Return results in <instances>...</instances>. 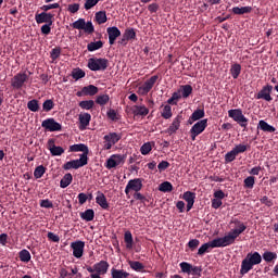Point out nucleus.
<instances>
[{"label": "nucleus", "instance_id": "obj_32", "mask_svg": "<svg viewBox=\"0 0 278 278\" xmlns=\"http://www.w3.org/2000/svg\"><path fill=\"white\" fill-rule=\"evenodd\" d=\"M124 243L126 244V250H131L134 248V238L131 237V231L126 230V232H124Z\"/></svg>", "mask_w": 278, "mask_h": 278}, {"label": "nucleus", "instance_id": "obj_2", "mask_svg": "<svg viewBox=\"0 0 278 278\" xmlns=\"http://www.w3.org/2000/svg\"><path fill=\"white\" fill-rule=\"evenodd\" d=\"M262 261L263 258L260 257V252H251L247 254V257H243V261H241V270H239V274L245 276L254 268V266L260 265Z\"/></svg>", "mask_w": 278, "mask_h": 278}, {"label": "nucleus", "instance_id": "obj_9", "mask_svg": "<svg viewBox=\"0 0 278 278\" xmlns=\"http://www.w3.org/2000/svg\"><path fill=\"white\" fill-rule=\"evenodd\" d=\"M208 119H201L193 124V127H190V140L195 141V138L203 134V130H206L208 126Z\"/></svg>", "mask_w": 278, "mask_h": 278}, {"label": "nucleus", "instance_id": "obj_52", "mask_svg": "<svg viewBox=\"0 0 278 278\" xmlns=\"http://www.w3.org/2000/svg\"><path fill=\"white\" fill-rule=\"evenodd\" d=\"M41 109L43 110V112H50L51 110L54 109V101L53 100L43 101V103L41 104Z\"/></svg>", "mask_w": 278, "mask_h": 278}, {"label": "nucleus", "instance_id": "obj_48", "mask_svg": "<svg viewBox=\"0 0 278 278\" xmlns=\"http://www.w3.org/2000/svg\"><path fill=\"white\" fill-rule=\"evenodd\" d=\"M172 190H173L172 182L164 181V182H161V185H159L160 192L168 193V192H172Z\"/></svg>", "mask_w": 278, "mask_h": 278}, {"label": "nucleus", "instance_id": "obj_42", "mask_svg": "<svg viewBox=\"0 0 278 278\" xmlns=\"http://www.w3.org/2000/svg\"><path fill=\"white\" fill-rule=\"evenodd\" d=\"M109 101L110 97L108 94L97 96L96 100H91V102H94L100 106L106 105Z\"/></svg>", "mask_w": 278, "mask_h": 278}, {"label": "nucleus", "instance_id": "obj_59", "mask_svg": "<svg viewBox=\"0 0 278 278\" xmlns=\"http://www.w3.org/2000/svg\"><path fill=\"white\" fill-rule=\"evenodd\" d=\"M199 244H201V242L198 241V239L190 240L188 241V249H190V251H195Z\"/></svg>", "mask_w": 278, "mask_h": 278}, {"label": "nucleus", "instance_id": "obj_36", "mask_svg": "<svg viewBox=\"0 0 278 278\" xmlns=\"http://www.w3.org/2000/svg\"><path fill=\"white\" fill-rule=\"evenodd\" d=\"M179 94H181L182 98L188 99L190 94H192V87L190 85H182L179 87Z\"/></svg>", "mask_w": 278, "mask_h": 278}, {"label": "nucleus", "instance_id": "obj_18", "mask_svg": "<svg viewBox=\"0 0 278 278\" xmlns=\"http://www.w3.org/2000/svg\"><path fill=\"white\" fill-rule=\"evenodd\" d=\"M84 247L85 242L77 240L74 242H71V250H73V257L76 260H80V257L84 256Z\"/></svg>", "mask_w": 278, "mask_h": 278}, {"label": "nucleus", "instance_id": "obj_35", "mask_svg": "<svg viewBox=\"0 0 278 278\" xmlns=\"http://www.w3.org/2000/svg\"><path fill=\"white\" fill-rule=\"evenodd\" d=\"M232 14L236 15H243V14H250L251 13V7H232L231 9Z\"/></svg>", "mask_w": 278, "mask_h": 278}, {"label": "nucleus", "instance_id": "obj_23", "mask_svg": "<svg viewBox=\"0 0 278 278\" xmlns=\"http://www.w3.org/2000/svg\"><path fill=\"white\" fill-rule=\"evenodd\" d=\"M91 122V115L89 113H83L78 115V129L85 130L86 127H89Z\"/></svg>", "mask_w": 278, "mask_h": 278}, {"label": "nucleus", "instance_id": "obj_39", "mask_svg": "<svg viewBox=\"0 0 278 278\" xmlns=\"http://www.w3.org/2000/svg\"><path fill=\"white\" fill-rule=\"evenodd\" d=\"M94 21L97 22V25H102L108 22V15L104 11L97 12L94 14Z\"/></svg>", "mask_w": 278, "mask_h": 278}, {"label": "nucleus", "instance_id": "obj_16", "mask_svg": "<svg viewBox=\"0 0 278 278\" xmlns=\"http://www.w3.org/2000/svg\"><path fill=\"white\" fill-rule=\"evenodd\" d=\"M41 128L46 129L49 132L61 131L62 125L56 123L54 118H47L41 122Z\"/></svg>", "mask_w": 278, "mask_h": 278}, {"label": "nucleus", "instance_id": "obj_56", "mask_svg": "<svg viewBox=\"0 0 278 278\" xmlns=\"http://www.w3.org/2000/svg\"><path fill=\"white\" fill-rule=\"evenodd\" d=\"M61 49L60 47H56L52 49V52H49V58L52 59V61H56V59H60Z\"/></svg>", "mask_w": 278, "mask_h": 278}, {"label": "nucleus", "instance_id": "obj_55", "mask_svg": "<svg viewBox=\"0 0 278 278\" xmlns=\"http://www.w3.org/2000/svg\"><path fill=\"white\" fill-rule=\"evenodd\" d=\"M56 9H60V3H52V4H43V5H41V11L43 13H47L50 10H56Z\"/></svg>", "mask_w": 278, "mask_h": 278}, {"label": "nucleus", "instance_id": "obj_14", "mask_svg": "<svg viewBox=\"0 0 278 278\" xmlns=\"http://www.w3.org/2000/svg\"><path fill=\"white\" fill-rule=\"evenodd\" d=\"M273 93V86L271 85H265L262 87L260 92H256L254 96V99L256 100H264L265 102L273 101V97L270 96Z\"/></svg>", "mask_w": 278, "mask_h": 278}, {"label": "nucleus", "instance_id": "obj_20", "mask_svg": "<svg viewBox=\"0 0 278 278\" xmlns=\"http://www.w3.org/2000/svg\"><path fill=\"white\" fill-rule=\"evenodd\" d=\"M106 33H108V43L113 46L115 45V39H118V37H121V30L118 29V27H108L106 28Z\"/></svg>", "mask_w": 278, "mask_h": 278}, {"label": "nucleus", "instance_id": "obj_17", "mask_svg": "<svg viewBox=\"0 0 278 278\" xmlns=\"http://www.w3.org/2000/svg\"><path fill=\"white\" fill-rule=\"evenodd\" d=\"M35 20H36V24L53 25L54 14L48 13V12H41L36 14Z\"/></svg>", "mask_w": 278, "mask_h": 278}, {"label": "nucleus", "instance_id": "obj_45", "mask_svg": "<svg viewBox=\"0 0 278 278\" xmlns=\"http://www.w3.org/2000/svg\"><path fill=\"white\" fill-rule=\"evenodd\" d=\"M94 104H97L94 101L84 100L81 102H78V108H81V110L89 111L94 108Z\"/></svg>", "mask_w": 278, "mask_h": 278}, {"label": "nucleus", "instance_id": "obj_38", "mask_svg": "<svg viewBox=\"0 0 278 278\" xmlns=\"http://www.w3.org/2000/svg\"><path fill=\"white\" fill-rule=\"evenodd\" d=\"M123 38L121 39H125V40H136L137 39V33L134 31V28H126V30H124V35Z\"/></svg>", "mask_w": 278, "mask_h": 278}, {"label": "nucleus", "instance_id": "obj_6", "mask_svg": "<svg viewBox=\"0 0 278 278\" xmlns=\"http://www.w3.org/2000/svg\"><path fill=\"white\" fill-rule=\"evenodd\" d=\"M71 27L76 30H83L84 34L87 35L94 34V25H92L91 22H86L84 18H78L76 22H73Z\"/></svg>", "mask_w": 278, "mask_h": 278}, {"label": "nucleus", "instance_id": "obj_40", "mask_svg": "<svg viewBox=\"0 0 278 278\" xmlns=\"http://www.w3.org/2000/svg\"><path fill=\"white\" fill-rule=\"evenodd\" d=\"M43 174H47V167H43V165H38V167L33 170V178L41 179V177H43Z\"/></svg>", "mask_w": 278, "mask_h": 278}, {"label": "nucleus", "instance_id": "obj_27", "mask_svg": "<svg viewBox=\"0 0 278 278\" xmlns=\"http://www.w3.org/2000/svg\"><path fill=\"white\" fill-rule=\"evenodd\" d=\"M131 114L135 116L144 117V116H148L149 110L144 105H135V106H131Z\"/></svg>", "mask_w": 278, "mask_h": 278}, {"label": "nucleus", "instance_id": "obj_11", "mask_svg": "<svg viewBox=\"0 0 278 278\" xmlns=\"http://www.w3.org/2000/svg\"><path fill=\"white\" fill-rule=\"evenodd\" d=\"M157 81V75L150 76L146 83L142 84L141 87L137 88V94L139 96H148L150 93V90H153V86H155V83Z\"/></svg>", "mask_w": 278, "mask_h": 278}, {"label": "nucleus", "instance_id": "obj_58", "mask_svg": "<svg viewBox=\"0 0 278 278\" xmlns=\"http://www.w3.org/2000/svg\"><path fill=\"white\" fill-rule=\"evenodd\" d=\"M156 168H159V173H163V170H166L170 164L166 161H161V163L155 164Z\"/></svg>", "mask_w": 278, "mask_h": 278}, {"label": "nucleus", "instance_id": "obj_19", "mask_svg": "<svg viewBox=\"0 0 278 278\" xmlns=\"http://www.w3.org/2000/svg\"><path fill=\"white\" fill-rule=\"evenodd\" d=\"M99 89L94 85H89L87 87L81 88V91L76 92V97H94Z\"/></svg>", "mask_w": 278, "mask_h": 278}, {"label": "nucleus", "instance_id": "obj_46", "mask_svg": "<svg viewBox=\"0 0 278 278\" xmlns=\"http://www.w3.org/2000/svg\"><path fill=\"white\" fill-rule=\"evenodd\" d=\"M195 267L188 262L179 263V270H182L184 274H190V270L195 269Z\"/></svg>", "mask_w": 278, "mask_h": 278}, {"label": "nucleus", "instance_id": "obj_62", "mask_svg": "<svg viewBox=\"0 0 278 278\" xmlns=\"http://www.w3.org/2000/svg\"><path fill=\"white\" fill-rule=\"evenodd\" d=\"M41 208H53L54 204H51V201L49 199L41 200L40 202Z\"/></svg>", "mask_w": 278, "mask_h": 278}, {"label": "nucleus", "instance_id": "obj_21", "mask_svg": "<svg viewBox=\"0 0 278 278\" xmlns=\"http://www.w3.org/2000/svg\"><path fill=\"white\" fill-rule=\"evenodd\" d=\"M47 149L49 150V153L52 154V156H61L63 153H65V149H62V147L54 146V139H49L47 142Z\"/></svg>", "mask_w": 278, "mask_h": 278}, {"label": "nucleus", "instance_id": "obj_1", "mask_svg": "<svg viewBox=\"0 0 278 278\" xmlns=\"http://www.w3.org/2000/svg\"><path fill=\"white\" fill-rule=\"evenodd\" d=\"M230 224L236 225V227L238 228L230 230V232H228V235H225V237L217 238L201 244L200 248H197L198 249L197 255L203 256L204 254L212 252V249L230 247L233 243H236V239H238L240 233H243V231H245V225H243V223H241L238 219L230 220Z\"/></svg>", "mask_w": 278, "mask_h": 278}, {"label": "nucleus", "instance_id": "obj_43", "mask_svg": "<svg viewBox=\"0 0 278 278\" xmlns=\"http://www.w3.org/2000/svg\"><path fill=\"white\" fill-rule=\"evenodd\" d=\"M129 268L137 273H142V270H144V265H142V263H139L138 261H129Z\"/></svg>", "mask_w": 278, "mask_h": 278}, {"label": "nucleus", "instance_id": "obj_12", "mask_svg": "<svg viewBox=\"0 0 278 278\" xmlns=\"http://www.w3.org/2000/svg\"><path fill=\"white\" fill-rule=\"evenodd\" d=\"M102 140H105V144H103V149L109 151L113 148L118 141H121V134L119 132H109L105 137H102Z\"/></svg>", "mask_w": 278, "mask_h": 278}, {"label": "nucleus", "instance_id": "obj_57", "mask_svg": "<svg viewBox=\"0 0 278 278\" xmlns=\"http://www.w3.org/2000/svg\"><path fill=\"white\" fill-rule=\"evenodd\" d=\"M240 153H226L225 154V163H232V161H236V157L239 155Z\"/></svg>", "mask_w": 278, "mask_h": 278}, {"label": "nucleus", "instance_id": "obj_8", "mask_svg": "<svg viewBox=\"0 0 278 278\" xmlns=\"http://www.w3.org/2000/svg\"><path fill=\"white\" fill-rule=\"evenodd\" d=\"M89 164L88 156H79L78 160L67 161L64 165H62V169L71 170L78 169Z\"/></svg>", "mask_w": 278, "mask_h": 278}, {"label": "nucleus", "instance_id": "obj_29", "mask_svg": "<svg viewBox=\"0 0 278 278\" xmlns=\"http://www.w3.org/2000/svg\"><path fill=\"white\" fill-rule=\"evenodd\" d=\"M256 129L262 130L267 134L275 132V127H273L270 124H267L265 121H260L258 124H256Z\"/></svg>", "mask_w": 278, "mask_h": 278}, {"label": "nucleus", "instance_id": "obj_7", "mask_svg": "<svg viewBox=\"0 0 278 278\" xmlns=\"http://www.w3.org/2000/svg\"><path fill=\"white\" fill-rule=\"evenodd\" d=\"M228 117L232 118V122H236L241 128H245L249 125V118L243 116V112L240 109H232L228 111Z\"/></svg>", "mask_w": 278, "mask_h": 278}, {"label": "nucleus", "instance_id": "obj_4", "mask_svg": "<svg viewBox=\"0 0 278 278\" xmlns=\"http://www.w3.org/2000/svg\"><path fill=\"white\" fill-rule=\"evenodd\" d=\"M182 201H178L176 204L177 210L179 211V213H185V210H187L188 212H190V210H192V205L195 203V193L191 192V191H185V193H182Z\"/></svg>", "mask_w": 278, "mask_h": 278}, {"label": "nucleus", "instance_id": "obj_61", "mask_svg": "<svg viewBox=\"0 0 278 278\" xmlns=\"http://www.w3.org/2000/svg\"><path fill=\"white\" fill-rule=\"evenodd\" d=\"M47 239L49 241L54 242V243H59L60 242V236L54 235V232H48L47 233Z\"/></svg>", "mask_w": 278, "mask_h": 278}, {"label": "nucleus", "instance_id": "obj_10", "mask_svg": "<svg viewBox=\"0 0 278 278\" xmlns=\"http://www.w3.org/2000/svg\"><path fill=\"white\" fill-rule=\"evenodd\" d=\"M125 162H126V155L125 154H113L105 162V168H108V170H110V169H113V168L118 167L121 165H124Z\"/></svg>", "mask_w": 278, "mask_h": 278}, {"label": "nucleus", "instance_id": "obj_31", "mask_svg": "<svg viewBox=\"0 0 278 278\" xmlns=\"http://www.w3.org/2000/svg\"><path fill=\"white\" fill-rule=\"evenodd\" d=\"M73 182V175L71 173L65 174L62 176V179H60V188L65 189Z\"/></svg>", "mask_w": 278, "mask_h": 278}, {"label": "nucleus", "instance_id": "obj_28", "mask_svg": "<svg viewBox=\"0 0 278 278\" xmlns=\"http://www.w3.org/2000/svg\"><path fill=\"white\" fill-rule=\"evenodd\" d=\"M260 258L264 260L265 263L270 264L275 262V260H278V254L270 251H265L264 253L260 254Z\"/></svg>", "mask_w": 278, "mask_h": 278}, {"label": "nucleus", "instance_id": "obj_54", "mask_svg": "<svg viewBox=\"0 0 278 278\" xmlns=\"http://www.w3.org/2000/svg\"><path fill=\"white\" fill-rule=\"evenodd\" d=\"M243 188L252 189L254 188V176H249L243 179Z\"/></svg>", "mask_w": 278, "mask_h": 278}, {"label": "nucleus", "instance_id": "obj_3", "mask_svg": "<svg viewBox=\"0 0 278 278\" xmlns=\"http://www.w3.org/2000/svg\"><path fill=\"white\" fill-rule=\"evenodd\" d=\"M110 267V264H108V261H100L97 262L93 266H88L87 271L91 275H89V278H102L101 276H104L108 274V268Z\"/></svg>", "mask_w": 278, "mask_h": 278}, {"label": "nucleus", "instance_id": "obj_15", "mask_svg": "<svg viewBox=\"0 0 278 278\" xmlns=\"http://www.w3.org/2000/svg\"><path fill=\"white\" fill-rule=\"evenodd\" d=\"M27 83V74L25 72L17 73L12 77V88L14 90H21Z\"/></svg>", "mask_w": 278, "mask_h": 278}, {"label": "nucleus", "instance_id": "obj_37", "mask_svg": "<svg viewBox=\"0 0 278 278\" xmlns=\"http://www.w3.org/2000/svg\"><path fill=\"white\" fill-rule=\"evenodd\" d=\"M71 77L73 78V80L78 81L79 79H84V77H86V73L84 72V70L74 68L73 72H71Z\"/></svg>", "mask_w": 278, "mask_h": 278}, {"label": "nucleus", "instance_id": "obj_22", "mask_svg": "<svg viewBox=\"0 0 278 278\" xmlns=\"http://www.w3.org/2000/svg\"><path fill=\"white\" fill-rule=\"evenodd\" d=\"M71 152L76 153V152H81L83 154H79L78 157H88L89 155V147H86L84 143H76L71 146Z\"/></svg>", "mask_w": 278, "mask_h": 278}, {"label": "nucleus", "instance_id": "obj_47", "mask_svg": "<svg viewBox=\"0 0 278 278\" xmlns=\"http://www.w3.org/2000/svg\"><path fill=\"white\" fill-rule=\"evenodd\" d=\"M230 76L232 79H238V76H240V64L236 63L230 65Z\"/></svg>", "mask_w": 278, "mask_h": 278}, {"label": "nucleus", "instance_id": "obj_5", "mask_svg": "<svg viewBox=\"0 0 278 278\" xmlns=\"http://www.w3.org/2000/svg\"><path fill=\"white\" fill-rule=\"evenodd\" d=\"M87 67L91 72H104L108 70V59L92 58L88 60Z\"/></svg>", "mask_w": 278, "mask_h": 278}, {"label": "nucleus", "instance_id": "obj_63", "mask_svg": "<svg viewBox=\"0 0 278 278\" xmlns=\"http://www.w3.org/2000/svg\"><path fill=\"white\" fill-rule=\"evenodd\" d=\"M50 33H51V24H43L41 26V34H43V36H49Z\"/></svg>", "mask_w": 278, "mask_h": 278}, {"label": "nucleus", "instance_id": "obj_24", "mask_svg": "<svg viewBox=\"0 0 278 278\" xmlns=\"http://www.w3.org/2000/svg\"><path fill=\"white\" fill-rule=\"evenodd\" d=\"M182 123V115H177V117H174L172 121V124L169 125V128H166V134L174 135L177 134V130H179V124Z\"/></svg>", "mask_w": 278, "mask_h": 278}, {"label": "nucleus", "instance_id": "obj_64", "mask_svg": "<svg viewBox=\"0 0 278 278\" xmlns=\"http://www.w3.org/2000/svg\"><path fill=\"white\" fill-rule=\"evenodd\" d=\"M73 276H78V274H71V273H67L66 269H60L61 278H73Z\"/></svg>", "mask_w": 278, "mask_h": 278}, {"label": "nucleus", "instance_id": "obj_30", "mask_svg": "<svg viewBox=\"0 0 278 278\" xmlns=\"http://www.w3.org/2000/svg\"><path fill=\"white\" fill-rule=\"evenodd\" d=\"M79 217H81V220L87 223L94 220V210L89 208L87 211H84L79 213Z\"/></svg>", "mask_w": 278, "mask_h": 278}, {"label": "nucleus", "instance_id": "obj_13", "mask_svg": "<svg viewBox=\"0 0 278 278\" xmlns=\"http://www.w3.org/2000/svg\"><path fill=\"white\" fill-rule=\"evenodd\" d=\"M140 190H142V178H135L126 182L124 193L129 195V192H139Z\"/></svg>", "mask_w": 278, "mask_h": 278}, {"label": "nucleus", "instance_id": "obj_50", "mask_svg": "<svg viewBox=\"0 0 278 278\" xmlns=\"http://www.w3.org/2000/svg\"><path fill=\"white\" fill-rule=\"evenodd\" d=\"M38 110H41V106L38 105V100L33 99L28 101V111L36 113Z\"/></svg>", "mask_w": 278, "mask_h": 278}, {"label": "nucleus", "instance_id": "obj_34", "mask_svg": "<svg viewBox=\"0 0 278 278\" xmlns=\"http://www.w3.org/2000/svg\"><path fill=\"white\" fill-rule=\"evenodd\" d=\"M111 278H129V273L124 269H111Z\"/></svg>", "mask_w": 278, "mask_h": 278}, {"label": "nucleus", "instance_id": "obj_25", "mask_svg": "<svg viewBox=\"0 0 278 278\" xmlns=\"http://www.w3.org/2000/svg\"><path fill=\"white\" fill-rule=\"evenodd\" d=\"M206 116V113L203 112V109H198L193 111V114H190L188 118V125H192V123L201 122V119Z\"/></svg>", "mask_w": 278, "mask_h": 278}, {"label": "nucleus", "instance_id": "obj_60", "mask_svg": "<svg viewBox=\"0 0 278 278\" xmlns=\"http://www.w3.org/2000/svg\"><path fill=\"white\" fill-rule=\"evenodd\" d=\"M80 5L78 3L67 4V12H71V14H75L78 12Z\"/></svg>", "mask_w": 278, "mask_h": 278}, {"label": "nucleus", "instance_id": "obj_51", "mask_svg": "<svg viewBox=\"0 0 278 278\" xmlns=\"http://www.w3.org/2000/svg\"><path fill=\"white\" fill-rule=\"evenodd\" d=\"M161 117L164 119L172 118V106L164 105V110L161 111Z\"/></svg>", "mask_w": 278, "mask_h": 278}, {"label": "nucleus", "instance_id": "obj_49", "mask_svg": "<svg viewBox=\"0 0 278 278\" xmlns=\"http://www.w3.org/2000/svg\"><path fill=\"white\" fill-rule=\"evenodd\" d=\"M99 49H102V41L89 42L87 45V51H89V52H94Z\"/></svg>", "mask_w": 278, "mask_h": 278}, {"label": "nucleus", "instance_id": "obj_53", "mask_svg": "<svg viewBox=\"0 0 278 278\" xmlns=\"http://www.w3.org/2000/svg\"><path fill=\"white\" fill-rule=\"evenodd\" d=\"M104 0H87L84 2V10H91L92 8H94L97 5V3L102 2Z\"/></svg>", "mask_w": 278, "mask_h": 278}, {"label": "nucleus", "instance_id": "obj_41", "mask_svg": "<svg viewBox=\"0 0 278 278\" xmlns=\"http://www.w3.org/2000/svg\"><path fill=\"white\" fill-rule=\"evenodd\" d=\"M249 150V146L245 144H238L232 150H230L228 153L229 154H242L245 153V151Z\"/></svg>", "mask_w": 278, "mask_h": 278}, {"label": "nucleus", "instance_id": "obj_33", "mask_svg": "<svg viewBox=\"0 0 278 278\" xmlns=\"http://www.w3.org/2000/svg\"><path fill=\"white\" fill-rule=\"evenodd\" d=\"M154 146V142L142 143V147H139V153H141L142 155H148L150 154V151H153Z\"/></svg>", "mask_w": 278, "mask_h": 278}, {"label": "nucleus", "instance_id": "obj_44", "mask_svg": "<svg viewBox=\"0 0 278 278\" xmlns=\"http://www.w3.org/2000/svg\"><path fill=\"white\" fill-rule=\"evenodd\" d=\"M18 258H20V262H23L25 264L29 263L30 262V252H28L27 250H20Z\"/></svg>", "mask_w": 278, "mask_h": 278}, {"label": "nucleus", "instance_id": "obj_26", "mask_svg": "<svg viewBox=\"0 0 278 278\" xmlns=\"http://www.w3.org/2000/svg\"><path fill=\"white\" fill-rule=\"evenodd\" d=\"M97 205H100V208L108 211L110 205L108 204V199L104 198V194L101 191H97V198H94Z\"/></svg>", "mask_w": 278, "mask_h": 278}]
</instances>
